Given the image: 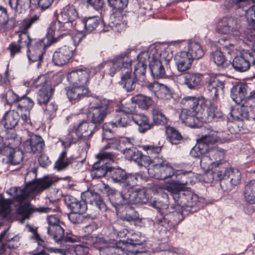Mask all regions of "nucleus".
Wrapping results in <instances>:
<instances>
[{"instance_id": "603ef678", "label": "nucleus", "mask_w": 255, "mask_h": 255, "mask_svg": "<svg viewBox=\"0 0 255 255\" xmlns=\"http://www.w3.org/2000/svg\"><path fill=\"white\" fill-rule=\"evenodd\" d=\"M245 197L250 204H255V179L251 180L246 186Z\"/></svg>"}, {"instance_id": "a19ab883", "label": "nucleus", "mask_w": 255, "mask_h": 255, "mask_svg": "<svg viewBox=\"0 0 255 255\" xmlns=\"http://www.w3.org/2000/svg\"><path fill=\"white\" fill-rule=\"evenodd\" d=\"M54 90L52 86L45 87L44 89H40L37 93V103L41 107L45 106L51 97Z\"/></svg>"}, {"instance_id": "09e8293b", "label": "nucleus", "mask_w": 255, "mask_h": 255, "mask_svg": "<svg viewBox=\"0 0 255 255\" xmlns=\"http://www.w3.org/2000/svg\"><path fill=\"white\" fill-rule=\"evenodd\" d=\"M33 5V0H15L14 4H11L10 7L17 13H22Z\"/></svg>"}, {"instance_id": "7ed1b4c3", "label": "nucleus", "mask_w": 255, "mask_h": 255, "mask_svg": "<svg viewBox=\"0 0 255 255\" xmlns=\"http://www.w3.org/2000/svg\"><path fill=\"white\" fill-rule=\"evenodd\" d=\"M130 52L131 49H127L123 53L116 55L102 64L106 67L108 75L111 77H113L118 71H121L119 84L127 92L134 90L137 80L135 76H132V60L129 56Z\"/></svg>"}, {"instance_id": "aec40b11", "label": "nucleus", "mask_w": 255, "mask_h": 255, "mask_svg": "<svg viewBox=\"0 0 255 255\" xmlns=\"http://www.w3.org/2000/svg\"><path fill=\"white\" fill-rule=\"evenodd\" d=\"M32 233L33 234L32 238L38 242L39 250L38 253L33 255H48L49 253L59 254L65 255L66 253L64 249L48 247L44 242L41 239L39 235L37 232L36 229H33Z\"/></svg>"}, {"instance_id": "0e129e2a", "label": "nucleus", "mask_w": 255, "mask_h": 255, "mask_svg": "<svg viewBox=\"0 0 255 255\" xmlns=\"http://www.w3.org/2000/svg\"><path fill=\"white\" fill-rule=\"evenodd\" d=\"M134 110L135 108L131 103H127L125 105L122 104L121 106H119L116 110L117 113L126 114L128 116L132 114L134 112Z\"/></svg>"}, {"instance_id": "0eeeda50", "label": "nucleus", "mask_w": 255, "mask_h": 255, "mask_svg": "<svg viewBox=\"0 0 255 255\" xmlns=\"http://www.w3.org/2000/svg\"><path fill=\"white\" fill-rule=\"evenodd\" d=\"M235 119H239L241 116L247 120L255 119V94L247 97L241 105L232 110L230 112Z\"/></svg>"}, {"instance_id": "49530a36", "label": "nucleus", "mask_w": 255, "mask_h": 255, "mask_svg": "<svg viewBox=\"0 0 255 255\" xmlns=\"http://www.w3.org/2000/svg\"><path fill=\"white\" fill-rule=\"evenodd\" d=\"M187 53L192 56V58L193 60H198L201 58L205 53L201 45L198 42L195 41L189 42Z\"/></svg>"}, {"instance_id": "1a4fd4ad", "label": "nucleus", "mask_w": 255, "mask_h": 255, "mask_svg": "<svg viewBox=\"0 0 255 255\" xmlns=\"http://www.w3.org/2000/svg\"><path fill=\"white\" fill-rule=\"evenodd\" d=\"M95 106L92 107L91 111L88 115V118L94 126L96 128L100 125L103 122L107 115L110 112V105L106 101H99L96 99Z\"/></svg>"}, {"instance_id": "4c0bfd02", "label": "nucleus", "mask_w": 255, "mask_h": 255, "mask_svg": "<svg viewBox=\"0 0 255 255\" xmlns=\"http://www.w3.org/2000/svg\"><path fill=\"white\" fill-rule=\"evenodd\" d=\"M225 150L219 147L209 148L208 146V154L213 161V166L218 167L225 160Z\"/></svg>"}, {"instance_id": "7c9ffc66", "label": "nucleus", "mask_w": 255, "mask_h": 255, "mask_svg": "<svg viewBox=\"0 0 255 255\" xmlns=\"http://www.w3.org/2000/svg\"><path fill=\"white\" fill-rule=\"evenodd\" d=\"M65 202L73 212L84 213L87 209V204L84 200L79 201L72 196H66Z\"/></svg>"}, {"instance_id": "b1692460", "label": "nucleus", "mask_w": 255, "mask_h": 255, "mask_svg": "<svg viewBox=\"0 0 255 255\" xmlns=\"http://www.w3.org/2000/svg\"><path fill=\"white\" fill-rule=\"evenodd\" d=\"M81 198L85 203L96 206L100 210L106 211L107 207L99 194L92 190L86 191L81 194Z\"/></svg>"}, {"instance_id": "ea45409f", "label": "nucleus", "mask_w": 255, "mask_h": 255, "mask_svg": "<svg viewBox=\"0 0 255 255\" xmlns=\"http://www.w3.org/2000/svg\"><path fill=\"white\" fill-rule=\"evenodd\" d=\"M126 172L121 168H110L108 172V177L114 183L122 184L126 177Z\"/></svg>"}, {"instance_id": "bb28decb", "label": "nucleus", "mask_w": 255, "mask_h": 255, "mask_svg": "<svg viewBox=\"0 0 255 255\" xmlns=\"http://www.w3.org/2000/svg\"><path fill=\"white\" fill-rule=\"evenodd\" d=\"M183 84L190 90L197 89L201 83L203 76L202 74L187 72L183 75Z\"/></svg>"}, {"instance_id": "c756f323", "label": "nucleus", "mask_w": 255, "mask_h": 255, "mask_svg": "<svg viewBox=\"0 0 255 255\" xmlns=\"http://www.w3.org/2000/svg\"><path fill=\"white\" fill-rule=\"evenodd\" d=\"M76 85L69 87L66 90V94L69 100L74 103L78 102L88 93V89L85 86Z\"/></svg>"}, {"instance_id": "e2e57ef3", "label": "nucleus", "mask_w": 255, "mask_h": 255, "mask_svg": "<svg viewBox=\"0 0 255 255\" xmlns=\"http://www.w3.org/2000/svg\"><path fill=\"white\" fill-rule=\"evenodd\" d=\"M109 6L118 11H121L127 7L129 0H107Z\"/></svg>"}, {"instance_id": "864d4df0", "label": "nucleus", "mask_w": 255, "mask_h": 255, "mask_svg": "<svg viewBox=\"0 0 255 255\" xmlns=\"http://www.w3.org/2000/svg\"><path fill=\"white\" fill-rule=\"evenodd\" d=\"M33 101L26 95L19 97L17 103V108L21 111H29L34 106Z\"/></svg>"}, {"instance_id": "9d476101", "label": "nucleus", "mask_w": 255, "mask_h": 255, "mask_svg": "<svg viewBox=\"0 0 255 255\" xmlns=\"http://www.w3.org/2000/svg\"><path fill=\"white\" fill-rule=\"evenodd\" d=\"M96 157L99 160L93 164L91 170V174L93 178H101L106 174L108 175L109 169L105 160L113 161L116 155L112 152L104 151L98 154Z\"/></svg>"}, {"instance_id": "3c124183", "label": "nucleus", "mask_w": 255, "mask_h": 255, "mask_svg": "<svg viewBox=\"0 0 255 255\" xmlns=\"http://www.w3.org/2000/svg\"><path fill=\"white\" fill-rule=\"evenodd\" d=\"M142 179V175L140 173H136L135 174H126V177L124 178V181L122 183L123 187L132 188L134 186L137 185Z\"/></svg>"}, {"instance_id": "052dcab7", "label": "nucleus", "mask_w": 255, "mask_h": 255, "mask_svg": "<svg viewBox=\"0 0 255 255\" xmlns=\"http://www.w3.org/2000/svg\"><path fill=\"white\" fill-rule=\"evenodd\" d=\"M152 49H156L155 47L151 46L146 51H143L141 52L137 55L138 62L142 63V64H145L146 65L147 63H150V59L151 60L152 59V54H151V51Z\"/></svg>"}, {"instance_id": "393cba45", "label": "nucleus", "mask_w": 255, "mask_h": 255, "mask_svg": "<svg viewBox=\"0 0 255 255\" xmlns=\"http://www.w3.org/2000/svg\"><path fill=\"white\" fill-rule=\"evenodd\" d=\"M224 83L219 80L217 76L210 77L207 85V90L213 98H217L220 95L223 94Z\"/></svg>"}, {"instance_id": "774afa93", "label": "nucleus", "mask_w": 255, "mask_h": 255, "mask_svg": "<svg viewBox=\"0 0 255 255\" xmlns=\"http://www.w3.org/2000/svg\"><path fill=\"white\" fill-rule=\"evenodd\" d=\"M207 152L208 151L200 157V165L204 170H209L211 165L213 166V161Z\"/></svg>"}, {"instance_id": "6e6d98bb", "label": "nucleus", "mask_w": 255, "mask_h": 255, "mask_svg": "<svg viewBox=\"0 0 255 255\" xmlns=\"http://www.w3.org/2000/svg\"><path fill=\"white\" fill-rule=\"evenodd\" d=\"M132 101L136 103L138 106L143 109H148L152 103V100L150 97L140 94L134 96Z\"/></svg>"}, {"instance_id": "cd10ccee", "label": "nucleus", "mask_w": 255, "mask_h": 255, "mask_svg": "<svg viewBox=\"0 0 255 255\" xmlns=\"http://www.w3.org/2000/svg\"><path fill=\"white\" fill-rule=\"evenodd\" d=\"M197 111H193L186 108L181 110L179 118L182 122L190 127H196L198 125L199 118L197 117Z\"/></svg>"}, {"instance_id": "72a5a7b5", "label": "nucleus", "mask_w": 255, "mask_h": 255, "mask_svg": "<svg viewBox=\"0 0 255 255\" xmlns=\"http://www.w3.org/2000/svg\"><path fill=\"white\" fill-rule=\"evenodd\" d=\"M234 20L232 18H224L219 21L217 31L219 33L225 34L233 32V35L237 36L239 32L234 29Z\"/></svg>"}, {"instance_id": "5701e85b", "label": "nucleus", "mask_w": 255, "mask_h": 255, "mask_svg": "<svg viewBox=\"0 0 255 255\" xmlns=\"http://www.w3.org/2000/svg\"><path fill=\"white\" fill-rule=\"evenodd\" d=\"M73 50L69 46H64L58 48L53 54V62L57 66L67 63L72 57Z\"/></svg>"}, {"instance_id": "4468645a", "label": "nucleus", "mask_w": 255, "mask_h": 255, "mask_svg": "<svg viewBox=\"0 0 255 255\" xmlns=\"http://www.w3.org/2000/svg\"><path fill=\"white\" fill-rule=\"evenodd\" d=\"M152 59L149 63V67L152 76L154 78H165L167 75V69L166 70L162 65V60L164 59L162 57L160 53L156 49H152L151 51Z\"/></svg>"}, {"instance_id": "c85d7f7f", "label": "nucleus", "mask_w": 255, "mask_h": 255, "mask_svg": "<svg viewBox=\"0 0 255 255\" xmlns=\"http://www.w3.org/2000/svg\"><path fill=\"white\" fill-rule=\"evenodd\" d=\"M131 120L138 126V131L144 133L153 128V124L150 123L148 118L142 114H134L131 116Z\"/></svg>"}, {"instance_id": "39448f33", "label": "nucleus", "mask_w": 255, "mask_h": 255, "mask_svg": "<svg viewBox=\"0 0 255 255\" xmlns=\"http://www.w3.org/2000/svg\"><path fill=\"white\" fill-rule=\"evenodd\" d=\"M197 117L202 123H210L222 118V113L210 100L202 99L201 106L197 111Z\"/></svg>"}, {"instance_id": "5fc2aeb1", "label": "nucleus", "mask_w": 255, "mask_h": 255, "mask_svg": "<svg viewBox=\"0 0 255 255\" xmlns=\"http://www.w3.org/2000/svg\"><path fill=\"white\" fill-rule=\"evenodd\" d=\"M208 150V145L199 141L191 150L190 154L195 158H200Z\"/></svg>"}, {"instance_id": "f8f14e48", "label": "nucleus", "mask_w": 255, "mask_h": 255, "mask_svg": "<svg viewBox=\"0 0 255 255\" xmlns=\"http://www.w3.org/2000/svg\"><path fill=\"white\" fill-rule=\"evenodd\" d=\"M95 73L93 68L82 67L71 71L68 74L67 78L68 81L73 85L85 86Z\"/></svg>"}, {"instance_id": "37998d69", "label": "nucleus", "mask_w": 255, "mask_h": 255, "mask_svg": "<svg viewBox=\"0 0 255 255\" xmlns=\"http://www.w3.org/2000/svg\"><path fill=\"white\" fill-rule=\"evenodd\" d=\"M67 152L64 150L59 155L58 159L55 162L54 164V168L58 171H62L65 170L69 165L72 164L74 161L73 158H67Z\"/></svg>"}, {"instance_id": "473e14b6", "label": "nucleus", "mask_w": 255, "mask_h": 255, "mask_svg": "<svg viewBox=\"0 0 255 255\" xmlns=\"http://www.w3.org/2000/svg\"><path fill=\"white\" fill-rule=\"evenodd\" d=\"M248 86L243 83L234 85L231 90V97L237 104H240L244 100L247 93Z\"/></svg>"}, {"instance_id": "dca6fc26", "label": "nucleus", "mask_w": 255, "mask_h": 255, "mask_svg": "<svg viewBox=\"0 0 255 255\" xmlns=\"http://www.w3.org/2000/svg\"><path fill=\"white\" fill-rule=\"evenodd\" d=\"M134 192L133 188L123 187L120 193H116L112 197L113 204L117 208L123 205L134 204Z\"/></svg>"}, {"instance_id": "338daca9", "label": "nucleus", "mask_w": 255, "mask_h": 255, "mask_svg": "<svg viewBox=\"0 0 255 255\" xmlns=\"http://www.w3.org/2000/svg\"><path fill=\"white\" fill-rule=\"evenodd\" d=\"M13 200L6 199L2 195H0V213H7L10 210V205L12 203Z\"/></svg>"}, {"instance_id": "e433bc0d", "label": "nucleus", "mask_w": 255, "mask_h": 255, "mask_svg": "<svg viewBox=\"0 0 255 255\" xmlns=\"http://www.w3.org/2000/svg\"><path fill=\"white\" fill-rule=\"evenodd\" d=\"M7 230H4L0 235V242L3 241H6L5 243L2 242L1 247L0 248V255L4 253L6 248L9 249H15L18 247L19 243L18 238L17 237L11 238L10 239H8L7 235Z\"/></svg>"}, {"instance_id": "9b49d317", "label": "nucleus", "mask_w": 255, "mask_h": 255, "mask_svg": "<svg viewBox=\"0 0 255 255\" xmlns=\"http://www.w3.org/2000/svg\"><path fill=\"white\" fill-rule=\"evenodd\" d=\"M234 68L239 72H245L250 68L255 75V46L243 56L235 57L232 62Z\"/></svg>"}, {"instance_id": "f03ea898", "label": "nucleus", "mask_w": 255, "mask_h": 255, "mask_svg": "<svg viewBox=\"0 0 255 255\" xmlns=\"http://www.w3.org/2000/svg\"><path fill=\"white\" fill-rule=\"evenodd\" d=\"M40 19V15L35 14L29 15L23 19L18 24L19 31L18 32L17 42L22 47L27 48V54L28 59L32 62H38V65L43 59V55L48 43H45L46 39H32L30 37L28 30L32 25Z\"/></svg>"}, {"instance_id": "de8ad7c7", "label": "nucleus", "mask_w": 255, "mask_h": 255, "mask_svg": "<svg viewBox=\"0 0 255 255\" xmlns=\"http://www.w3.org/2000/svg\"><path fill=\"white\" fill-rule=\"evenodd\" d=\"M82 24L84 26V30L86 32H90L94 30L100 22L99 16H91L85 17L81 20Z\"/></svg>"}, {"instance_id": "4d7b16f0", "label": "nucleus", "mask_w": 255, "mask_h": 255, "mask_svg": "<svg viewBox=\"0 0 255 255\" xmlns=\"http://www.w3.org/2000/svg\"><path fill=\"white\" fill-rule=\"evenodd\" d=\"M167 139L172 144H178L183 139L181 133L174 128L169 127L167 129Z\"/></svg>"}, {"instance_id": "a18cd8bd", "label": "nucleus", "mask_w": 255, "mask_h": 255, "mask_svg": "<svg viewBox=\"0 0 255 255\" xmlns=\"http://www.w3.org/2000/svg\"><path fill=\"white\" fill-rule=\"evenodd\" d=\"M231 116L233 121L229 123L228 130L231 134H238L243 129V120L245 119L242 116H241L239 119H235L231 114Z\"/></svg>"}, {"instance_id": "f257e3e1", "label": "nucleus", "mask_w": 255, "mask_h": 255, "mask_svg": "<svg viewBox=\"0 0 255 255\" xmlns=\"http://www.w3.org/2000/svg\"><path fill=\"white\" fill-rule=\"evenodd\" d=\"M166 189L174 200L173 208L175 210L164 216L159 215L154 222V225L161 235L173 229L183 219V212L185 208H192L198 202V196L192 192L183 189L175 185L167 186Z\"/></svg>"}, {"instance_id": "6ab92c4d", "label": "nucleus", "mask_w": 255, "mask_h": 255, "mask_svg": "<svg viewBox=\"0 0 255 255\" xmlns=\"http://www.w3.org/2000/svg\"><path fill=\"white\" fill-rule=\"evenodd\" d=\"M23 147L27 152H41L44 149V142L40 136L33 134L24 142Z\"/></svg>"}, {"instance_id": "c9c22d12", "label": "nucleus", "mask_w": 255, "mask_h": 255, "mask_svg": "<svg viewBox=\"0 0 255 255\" xmlns=\"http://www.w3.org/2000/svg\"><path fill=\"white\" fill-rule=\"evenodd\" d=\"M78 17V13L76 8L74 6L69 4L62 8L57 18L73 23Z\"/></svg>"}, {"instance_id": "2f4dec72", "label": "nucleus", "mask_w": 255, "mask_h": 255, "mask_svg": "<svg viewBox=\"0 0 255 255\" xmlns=\"http://www.w3.org/2000/svg\"><path fill=\"white\" fill-rule=\"evenodd\" d=\"M193 60L192 56L186 51H182L178 53L175 57L178 70L180 72L187 70L191 67Z\"/></svg>"}, {"instance_id": "f704fd0d", "label": "nucleus", "mask_w": 255, "mask_h": 255, "mask_svg": "<svg viewBox=\"0 0 255 255\" xmlns=\"http://www.w3.org/2000/svg\"><path fill=\"white\" fill-rule=\"evenodd\" d=\"M19 119L20 116L17 111H9L3 116L1 124L6 129H12L18 124Z\"/></svg>"}, {"instance_id": "412c9836", "label": "nucleus", "mask_w": 255, "mask_h": 255, "mask_svg": "<svg viewBox=\"0 0 255 255\" xmlns=\"http://www.w3.org/2000/svg\"><path fill=\"white\" fill-rule=\"evenodd\" d=\"M1 154L6 157L7 162L11 165L19 164L23 160V153L19 150H15L8 145H4L0 149Z\"/></svg>"}, {"instance_id": "f3484780", "label": "nucleus", "mask_w": 255, "mask_h": 255, "mask_svg": "<svg viewBox=\"0 0 255 255\" xmlns=\"http://www.w3.org/2000/svg\"><path fill=\"white\" fill-rule=\"evenodd\" d=\"M47 233L56 243L63 245L67 243L76 242L77 240V237L72 234L67 233L65 235L64 230L61 226L47 229Z\"/></svg>"}, {"instance_id": "8fccbe9b", "label": "nucleus", "mask_w": 255, "mask_h": 255, "mask_svg": "<svg viewBox=\"0 0 255 255\" xmlns=\"http://www.w3.org/2000/svg\"><path fill=\"white\" fill-rule=\"evenodd\" d=\"M190 173V172L182 170H175V174L172 178L174 184L172 185L180 187L179 185H187L189 181L188 176Z\"/></svg>"}, {"instance_id": "79ce46f5", "label": "nucleus", "mask_w": 255, "mask_h": 255, "mask_svg": "<svg viewBox=\"0 0 255 255\" xmlns=\"http://www.w3.org/2000/svg\"><path fill=\"white\" fill-rule=\"evenodd\" d=\"M202 99L205 98L202 96H186L182 99L180 104L186 108L191 109L193 111H197L198 106H201Z\"/></svg>"}, {"instance_id": "20e7f679", "label": "nucleus", "mask_w": 255, "mask_h": 255, "mask_svg": "<svg viewBox=\"0 0 255 255\" xmlns=\"http://www.w3.org/2000/svg\"><path fill=\"white\" fill-rule=\"evenodd\" d=\"M54 180L51 177H45L43 178L28 183L25 188L11 187L6 191V193L11 196L13 200L18 203L15 206V213L21 217L22 220L27 219L24 213L18 211L19 208L27 204H31L27 199L33 193L43 191L50 187L53 183Z\"/></svg>"}, {"instance_id": "a878e982", "label": "nucleus", "mask_w": 255, "mask_h": 255, "mask_svg": "<svg viewBox=\"0 0 255 255\" xmlns=\"http://www.w3.org/2000/svg\"><path fill=\"white\" fill-rule=\"evenodd\" d=\"M135 236V235H132V238H128L126 240L123 241L124 242L125 254H137L144 252L142 248H139V247L142 246L144 240H142L141 238L140 239L136 238Z\"/></svg>"}, {"instance_id": "c03bdc74", "label": "nucleus", "mask_w": 255, "mask_h": 255, "mask_svg": "<svg viewBox=\"0 0 255 255\" xmlns=\"http://www.w3.org/2000/svg\"><path fill=\"white\" fill-rule=\"evenodd\" d=\"M147 65L145 64H142V63H137L135 65L134 69V76L135 78L140 84L146 87V69Z\"/></svg>"}, {"instance_id": "69168bd1", "label": "nucleus", "mask_w": 255, "mask_h": 255, "mask_svg": "<svg viewBox=\"0 0 255 255\" xmlns=\"http://www.w3.org/2000/svg\"><path fill=\"white\" fill-rule=\"evenodd\" d=\"M45 114L48 116L50 118H53L58 109L57 105L54 103H48L45 106H42Z\"/></svg>"}, {"instance_id": "680f3d73", "label": "nucleus", "mask_w": 255, "mask_h": 255, "mask_svg": "<svg viewBox=\"0 0 255 255\" xmlns=\"http://www.w3.org/2000/svg\"><path fill=\"white\" fill-rule=\"evenodd\" d=\"M131 121V118H130L129 116L118 113L115 117V122L117 126V128L127 127L130 125Z\"/></svg>"}, {"instance_id": "58836bf2", "label": "nucleus", "mask_w": 255, "mask_h": 255, "mask_svg": "<svg viewBox=\"0 0 255 255\" xmlns=\"http://www.w3.org/2000/svg\"><path fill=\"white\" fill-rule=\"evenodd\" d=\"M124 242L120 241L117 243L116 246H109L100 248V254H106L107 255H121L125 254L124 251Z\"/></svg>"}, {"instance_id": "6e6552de", "label": "nucleus", "mask_w": 255, "mask_h": 255, "mask_svg": "<svg viewBox=\"0 0 255 255\" xmlns=\"http://www.w3.org/2000/svg\"><path fill=\"white\" fill-rule=\"evenodd\" d=\"M73 28L74 24L72 23L62 21L59 18L52 21L48 28L46 37L48 46L56 41L55 37L56 35L58 36L68 34Z\"/></svg>"}, {"instance_id": "2eb2a0df", "label": "nucleus", "mask_w": 255, "mask_h": 255, "mask_svg": "<svg viewBox=\"0 0 255 255\" xmlns=\"http://www.w3.org/2000/svg\"><path fill=\"white\" fill-rule=\"evenodd\" d=\"M147 89L159 99L168 100L173 98V91L167 86L157 82L147 83Z\"/></svg>"}, {"instance_id": "423d86ee", "label": "nucleus", "mask_w": 255, "mask_h": 255, "mask_svg": "<svg viewBox=\"0 0 255 255\" xmlns=\"http://www.w3.org/2000/svg\"><path fill=\"white\" fill-rule=\"evenodd\" d=\"M157 161L147 169L149 175L153 178L164 180L173 177L175 174V169L169 163L162 158H156Z\"/></svg>"}, {"instance_id": "a211bd4d", "label": "nucleus", "mask_w": 255, "mask_h": 255, "mask_svg": "<svg viewBox=\"0 0 255 255\" xmlns=\"http://www.w3.org/2000/svg\"><path fill=\"white\" fill-rule=\"evenodd\" d=\"M74 129L78 138L85 139L89 138L98 130L96 126L85 120L82 121L75 126Z\"/></svg>"}, {"instance_id": "13d9d810", "label": "nucleus", "mask_w": 255, "mask_h": 255, "mask_svg": "<svg viewBox=\"0 0 255 255\" xmlns=\"http://www.w3.org/2000/svg\"><path fill=\"white\" fill-rule=\"evenodd\" d=\"M152 118L153 123L156 125H163L167 123V119L161 110L157 107L152 110Z\"/></svg>"}, {"instance_id": "4be33fe9", "label": "nucleus", "mask_w": 255, "mask_h": 255, "mask_svg": "<svg viewBox=\"0 0 255 255\" xmlns=\"http://www.w3.org/2000/svg\"><path fill=\"white\" fill-rule=\"evenodd\" d=\"M230 174L225 176L220 182L221 189L224 192H229L237 184L240 183L241 179V174L238 171L228 172Z\"/></svg>"}, {"instance_id": "bf43d9fd", "label": "nucleus", "mask_w": 255, "mask_h": 255, "mask_svg": "<svg viewBox=\"0 0 255 255\" xmlns=\"http://www.w3.org/2000/svg\"><path fill=\"white\" fill-rule=\"evenodd\" d=\"M148 199L149 196L144 189H138L135 190L134 204H145Z\"/></svg>"}, {"instance_id": "ddd939ff", "label": "nucleus", "mask_w": 255, "mask_h": 255, "mask_svg": "<svg viewBox=\"0 0 255 255\" xmlns=\"http://www.w3.org/2000/svg\"><path fill=\"white\" fill-rule=\"evenodd\" d=\"M46 207H35L31 204L27 203L19 208L18 211L20 213H24L25 217L29 219L34 213H48L50 211H57L59 209L57 202L55 201L48 200L46 202Z\"/></svg>"}]
</instances>
